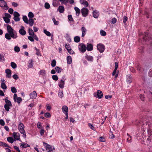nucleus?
<instances>
[{
  "instance_id": "nucleus-1",
  "label": "nucleus",
  "mask_w": 152,
  "mask_h": 152,
  "mask_svg": "<svg viewBox=\"0 0 152 152\" xmlns=\"http://www.w3.org/2000/svg\"><path fill=\"white\" fill-rule=\"evenodd\" d=\"M7 28L8 33L5 34V38L8 40H10L11 37L14 39H16L18 37L16 31L9 25L7 26Z\"/></svg>"
},
{
  "instance_id": "nucleus-2",
  "label": "nucleus",
  "mask_w": 152,
  "mask_h": 152,
  "mask_svg": "<svg viewBox=\"0 0 152 152\" xmlns=\"http://www.w3.org/2000/svg\"><path fill=\"white\" fill-rule=\"evenodd\" d=\"M18 129L20 133L23 135V137L26 138V136L24 130V126L22 123H20L18 126Z\"/></svg>"
},
{
  "instance_id": "nucleus-3",
  "label": "nucleus",
  "mask_w": 152,
  "mask_h": 152,
  "mask_svg": "<svg viewBox=\"0 0 152 152\" xmlns=\"http://www.w3.org/2000/svg\"><path fill=\"white\" fill-rule=\"evenodd\" d=\"M78 49L80 52L84 53L86 50V47L83 43H80L78 45Z\"/></svg>"
},
{
  "instance_id": "nucleus-4",
  "label": "nucleus",
  "mask_w": 152,
  "mask_h": 152,
  "mask_svg": "<svg viewBox=\"0 0 152 152\" xmlns=\"http://www.w3.org/2000/svg\"><path fill=\"white\" fill-rule=\"evenodd\" d=\"M43 145L48 152H50L53 150V148L52 146L50 145L43 142Z\"/></svg>"
},
{
  "instance_id": "nucleus-5",
  "label": "nucleus",
  "mask_w": 152,
  "mask_h": 152,
  "mask_svg": "<svg viewBox=\"0 0 152 152\" xmlns=\"http://www.w3.org/2000/svg\"><path fill=\"white\" fill-rule=\"evenodd\" d=\"M97 49L100 53L103 52L105 49V46L103 44L99 43L97 45Z\"/></svg>"
},
{
  "instance_id": "nucleus-6",
  "label": "nucleus",
  "mask_w": 152,
  "mask_h": 152,
  "mask_svg": "<svg viewBox=\"0 0 152 152\" xmlns=\"http://www.w3.org/2000/svg\"><path fill=\"white\" fill-rule=\"evenodd\" d=\"M115 68L112 73V75L113 76L115 75V78H116L118 75V72H116V70L117 69L118 66V64L117 62H115Z\"/></svg>"
},
{
  "instance_id": "nucleus-7",
  "label": "nucleus",
  "mask_w": 152,
  "mask_h": 152,
  "mask_svg": "<svg viewBox=\"0 0 152 152\" xmlns=\"http://www.w3.org/2000/svg\"><path fill=\"white\" fill-rule=\"evenodd\" d=\"M0 6L5 10H7L8 8L6 2L4 0H0Z\"/></svg>"
},
{
  "instance_id": "nucleus-8",
  "label": "nucleus",
  "mask_w": 152,
  "mask_h": 152,
  "mask_svg": "<svg viewBox=\"0 0 152 152\" xmlns=\"http://www.w3.org/2000/svg\"><path fill=\"white\" fill-rule=\"evenodd\" d=\"M81 12L83 16L86 17L88 15V10L86 8L83 7L81 9Z\"/></svg>"
},
{
  "instance_id": "nucleus-9",
  "label": "nucleus",
  "mask_w": 152,
  "mask_h": 152,
  "mask_svg": "<svg viewBox=\"0 0 152 152\" xmlns=\"http://www.w3.org/2000/svg\"><path fill=\"white\" fill-rule=\"evenodd\" d=\"M13 136L14 139L15 141L16 140H20V134L18 132H14L13 133Z\"/></svg>"
},
{
  "instance_id": "nucleus-10",
  "label": "nucleus",
  "mask_w": 152,
  "mask_h": 152,
  "mask_svg": "<svg viewBox=\"0 0 152 152\" xmlns=\"http://www.w3.org/2000/svg\"><path fill=\"white\" fill-rule=\"evenodd\" d=\"M14 19L15 21H18L20 20V18L19 17L20 16L19 14L17 12H14Z\"/></svg>"
},
{
  "instance_id": "nucleus-11",
  "label": "nucleus",
  "mask_w": 152,
  "mask_h": 152,
  "mask_svg": "<svg viewBox=\"0 0 152 152\" xmlns=\"http://www.w3.org/2000/svg\"><path fill=\"white\" fill-rule=\"evenodd\" d=\"M94 95L96 98H98L99 99H101L102 98L103 96V93L101 91L98 90L97 92V95H95L94 94Z\"/></svg>"
},
{
  "instance_id": "nucleus-12",
  "label": "nucleus",
  "mask_w": 152,
  "mask_h": 152,
  "mask_svg": "<svg viewBox=\"0 0 152 152\" xmlns=\"http://www.w3.org/2000/svg\"><path fill=\"white\" fill-rule=\"evenodd\" d=\"M1 88L4 90H5L7 89V87L6 85L5 84V80H1Z\"/></svg>"
},
{
  "instance_id": "nucleus-13",
  "label": "nucleus",
  "mask_w": 152,
  "mask_h": 152,
  "mask_svg": "<svg viewBox=\"0 0 152 152\" xmlns=\"http://www.w3.org/2000/svg\"><path fill=\"white\" fill-rule=\"evenodd\" d=\"M21 28L19 31V33L22 35H24L26 34V32L24 30L25 28L23 26H21Z\"/></svg>"
},
{
  "instance_id": "nucleus-14",
  "label": "nucleus",
  "mask_w": 152,
  "mask_h": 152,
  "mask_svg": "<svg viewBox=\"0 0 152 152\" xmlns=\"http://www.w3.org/2000/svg\"><path fill=\"white\" fill-rule=\"evenodd\" d=\"M5 72L7 74L6 77L10 78L11 77V70L9 69H6L5 70Z\"/></svg>"
},
{
  "instance_id": "nucleus-15",
  "label": "nucleus",
  "mask_w": 152,
  "mask_h": 152,
  "mask_svg": "<svg viewBox=\"0 0 152 152\" xmlns=\"http://www.w3.org/2000/svg\"><path fill=\"white\" fill-rule=\"evenodd\" d=\"M30 96L31 99H34L36 98L37 96V94L35 91H33L30 94Z\"/></svg>"
},
{
  "instance_id": "nucleus-16",
  "label": "nucleus",
  "mask_w": 152,
  "mask_h": 152,
  "mask_svg": "<svg viewBox=\"0 0 152 152\" xmlns=\"http://www.w3.org/2000/svg\"><path fill=\"white\" fill-rule=\"evenodd\" d=\"M86 49L88 51H91L93 50V46L90 43H87V45Z\"/></svg>"
},
{
  "instance_id": "nucleus-17",
  "label": "nucleus",
  "mask_w": 152,
  "mask_h": 152,
  "mask_svg": "<svg viewBox=\"0 0 152 152\" xmlns=\"http://www.w3.org/2000/svg\"><path fill=\"white\" fill-rule=\"evenodd\" d=\"M63 112L65 114L67 113L68 112V107L65 105L63 106L62 108Z\"/></svg>"
},
{
  "instance_id": "nucleus-18",
  "label": "nucleus",
  "mask_w": 152,
  "mask_h": 152,
  "mask_svg": "<svg viewBox=\"0 0 152 152\" xmlns=\"http://www.w3.org/2000/svg\"><path fill=\"white\" fill-rule=\"evenodd\" d=\"M85 57V58L88 61H92L93 60V58L92 56H91L86 54Z\"/></svg>"
},
{
  "instance_id": "nucleus-19",
  "label": "nucleus",
  "mask_w": 152,
  "mask_h": 152,
  "mask_svg": "<svg viewBox=\"0 0 152 152\" xmlns=\"http://www.w3.org/2000/svg\"><path fill=\"white\" fill-rule=\"evenodd\" d=\"M80 2L81 4H83L85 7H87L88 6V4L87 1H84V0H80Z\"/></svg>"
},
{
  "instance_id": "nucleus-20",
  "label": "nucleus",
  "mask_w": 152,
  "mask_h": 152,
  "mask_svg": "<svg viewBox=\"0 0 152 152\" xmlns=\"http://www.w3.org/2000/svg\"><path fill=\"white\" fill-rule=\"evenodd\" d=\"M81 30L82 31V37H84L86 35L87 31V30L86 28L83 26L81 28Z\"/></svg>"
},
{
  "instance_id": "nucleus-21",
  "label": "nucleus",
  "mask_w": 152,
  "mask_h": 152,
  "mask_svg": "<svg viewBox=\"0 0 152 152\" xmlns=\"http://www.w3.org/2000/svg\"><path fill=\"white\" fill-rule=\"evenodd\" d=\"M34 23V21L33 19L32 18H29L27 24H28L30 26H32L33 25Z\"/></svg>"
},
{
  "instance_id": "nucleus-22",
  "label": "nucleus",
  "mask_w": 152,
  "mask_h": 152,
  "mask_svg": "<svg viewBox=\"0 0 152 152\" xmlns=\"http://www.w3.org/2000/svg\"><path fill=\"white\" fill-rule=\"evenodd\" d=\"M64 81L63 80H61L59 82L58 86L61 88H63L64 86Z\"/></svg>"
},
{
  "instance_id": "nucleus-23",
  "label": "nucleus",
  "mask_w": 152,
  "mask_h": 152,
  "mask_svg": "<svg viewBox=\"0 0 152 152\" xmlns=\"http://www.w3.org/2000/svg\"><path fill=\"white\" fill-rule=\"evenodd\" d=\"M93 16L95 18H97L98 17L99 14V12L96 10H94L93 12Z\"/></svg>"
},
{
  "instance_id": "nucleus-24",
  "label": "nucleus",
  "mask_w": 152,
  "mask_h": 152,
  "mask_svg": "<svg viewBox=\"0 0 152 152\" xmlns=\"http://www.w3.org/2000/svg\"><path fill=\"white\" fill-rule=\"evenodd\" d=\"M58 10L60 13H63L64 10V7L61 6H59L58 8Z\"/></svg>"
},
{
  "instance_id": "nucleus-25",
  "label": "nucleus",
  "mask_w": 152,
  "mask_h": 152,
  "mask_svg": "<svg viewBox=\"0 0 152 152\" xmlns=\"http://www.w3.org/2000/svg\"><path fill=\"white\" fill-rule=\"evenodd\" d=\"M4 100L6 103V104H5V105H7L8 106H12V104L10 101L7 99V98H6Z\"/></svg>"
},
{
  "instance_id": "nucleus-26",
  "label": "nucleus",
  "mask_w": 152,
  "mask_h": 152,
  "mask_svg": "<svg viewBox=\"0 0 152 152\" xmlns=\"http://www.w3.org/2000/svg\"><path fill=\"white\" fill-rule=\"evenodd\" d=\"M74 9L76 11V15L78 16L80 12V10L77 7H75Z\"/></svg>"
},
{
  "instance_id": "nucleus-27",
  "label": "nucleus",
  "mask_w": 152,
  "mask_h": 152,
  "mask_svg": "<svg viewBox=\"0 0 152 152\" xmlns=\"http://www.w3.org/2000/svg\"><path fill=\"white\" fill-rule=\"evenodd\" d=\"M67 61L68 64H71L72 61L71 57L70 56H68L67 58Z\"/></svg>"
},
{
  "instance_id": "nucleus-28",
  "label": "nucleus",
  "mask_w": 152,
  "mask_h": 152,
  "mask_svg": "<svg viewBox=\"0 0 152 152\" xmlns=\"http://www.w3.org/2000/svg\"><path fill=\"white\" fill-rule=\"evenodd\" d=\"M7 140L10 142L11 143H12L13 142L14 140L13 139V138L11 137H8L7 138Z\"/></svg>"
},
{
  "instance_id": "nucleus-29",
  "label": "nucleus",
  "mask_w": 152,
  "mask_h": 152,
  "mask_svg": "<svg viewBox=\"0 0 152 152\" xmlns=\"http://www.w3.org/2000/svg\"><path fill=\"white\" fill-rule=\"evenodd\" d=\"M29 146H30L29 145L25 143L24 142L22 143L20 146L22 148H27L28 147H29Z\"/></svg>"
},
{
  "instance_id": "nucleus-30",
  "label": "nucleus",
  "mask_w": 152,
  "mask_h": 152,
  "mask_svg": "<svg viewBox=\"0 0 152 152\" xmlns=\"http://www.w3.org/2000/svg\"><path fill=\"white\" fill-rule=\"evenodd\" d=\"M58 96L61 98H62L63 97L64 95L62 91L61 90H59V91Z\"/></svg>"
},
{
  "instance_id": "nucleus-31",
  "label": "nucleus",
  "mask_w": 152,
  "mask_h": 152,
  "mask_svg": "<svg viewBox=\"0 0 152 152\" xmlns=\"http://www.w3.org/2000/svg\"><path fill=\"white\" fill-rule=\"evenodd\" d=\"M74 40L75 42H78L80 40V38L78 36H76L74 37Z\"/></svg>"
},
{
  "instance_id": "nucleus-32",
  "label": "nucleus",
  "mask_w": 152,
  "mask_h": 152,
  "mask_svg": "<svg viewBox=\"0 0 152 152\" xmlns=\"http://www.w3.org/2000/svg\"><path fill=\"white\" fill-rule=\"evenodd\" d=\"M34 15L33 13L31 12H29L28 14V17L30 18H32L34 17Z\"/></svg>"
},
{
  "instance_id": "nucleus-33",
  "label": "nucleus",
  "mask_w": 152,
  "mask_h": 152,
  "mask_svg": "<svg viewBox=\"0 0 152 152\" xmlns=\"http://www.w3.org/2000/svg\"><path fill=\"white\" fill-rule=\"evenodd\" d=\"M52 20L54 23V24L55 25H58L59 24V22L58 21H57L54 18H52Z\"/></svg>"
},
{
  "instance_id": "nucleus-34",
  "label": "nucleus",
  "mask_w": 152,
  "mask_h": 152,
  "mask_svg": "<svg viewBox=\"0 0 152 152\" xmlns=\"http://www.w3.org/2000/svg\"><path fill=\"white\" fill-rule=\"evenodd\" d=\"M28 33L30 35L32 36L34 34V33L33 30L31 28H29Z\"/></svg>"
},
{
  "instance_id": "nucleus-35",
  "label": "nucleus",
  "mask_w": 152,
  "mask_h": 152,
  "mask_svg": "<svg viewBox=\"0 0 152 152\" xmlns=\"http://www.w3.org/2000/svg\"><path fill=\"white\" fill-rule=\"evenodd\" d=\"M11 106H8L7 105H4V107L6 110L8 112L9 110V109L10 108V107H11Z\"/></svg>"
},
{
  "instance_id": "nucleus-36",
  "label": "nucleus",
  "mask_w": 152,
  "mask_h": 152,
  "mask_svg": "<svg viewBox=\"0 0 152 152\" xmlns=\"http://www.w3.org/2000/svg\"><path fill=\"white\" fill-rule=\"evenodd\" d=\"M39 74L44 76L45 74V71L44 70H41L39 72Z\"/></svg>"
},
{
  "instance_id": "nucleus-37",
  "label": "nucleus",
  "mask_w": 152,
  "mask_h": 152,
  "mask_svg": "<svg viewBox=\"0 0 152 152\" xmlns=\"http://www.w3.org/2000/svg\"><path fill=\"white\" fill-rule=\"evenodd\" d=\"M44 32L47 36L50 37L51 36V34L49 32L47 31L46 30H44Z\"/></svg>"
},
{
  "instance_id": "nucleus-38",
  "label": "nucleus",
  "mask_w": 152,
  "mask_h": 152,
  "mask_svg": "<svg viewBox=\"0 0 152 152\" xmlns=\"http://www.w3.org/2000/svg\"><path fill=\"white\" fill-rule=\"evenodd\" d=\"M11 66L14 69L15 68L17 67L16 64L14 62H12L11 63Z\"/></svg>"
},
{
  "instance_id": "nucleus-39",
  "label": "nucleus",
  "mask_w": 152,
  "mask_h": 152,
  "mask_svg": "<svg viewBox=\"0 0 152 152\" xmlns=\"http://www.w3.org/2000/svg\"><path fill=\"white\" fill-rule=\"evenodd\" d=\"M11 91L13 93H15L17 91L16 88L14 87H11Z\"/></svg>"
},
{
  "instance_id": "nucleus-40",
  "label": "nucleus",
  "mask_w": 152,
  "mask_h": 152,
  "mask_svg": "<svg viewBox=\"0 0 152 152\" xmlns=\"http://www.w3.org/2000/svg\"><path fill=\"white\" fill-rule=\"evenodd\" d=\"M23 19L24 22L26 23H27L28 21V19L27 17L26 16H24L23 17Z\"/></svg>"
},
{
  "instance_id": "nucleus-41",
  "label": "nucleus",
  "mask_w": 152,
  "mask_h": 152,
  "mask_svg": "<svg viewBox=\"0 0 152 152\" xmlns=\"http://www.w3.org/2000/svg\"><path fill=\"white\" fill-rule=\"evenodd\" d=\"M3 19L6 23H9L10 22V20L9 18L7 17H4Z\"/></svg>"
},
{
  "instance_id": "nucleus-42",
  "label": "nucleus",
  "mask_w": 152,
  "mask_h": 152,
  "mask_svg": "<svg viewBox=\"0 0 152 152\" xmlns=\"http://www.w3.org/2000/svg\"><path fill=\"white\" fill-rule=\"evenodd\" d=\"M100 33L101 35L102 36H105L106 35V32L102 30L100 31Z\"/></svg>"
},
{
  "instance_id": "nucleus-43",
  "label": "nucleus",
  "mask_w": 152,
  "mask_h": 152,
  "mask_svg": "<svg viewBox=\"0 0 152 152\" xmlns=\"http://www.w3.org/2000/svg\"><path fill=\"white\" fill-rule=\"evenodd\" d=\"M127 135L129 137L127 138V141L129 142H132V138L131 137L129 136V135L128 134V133L127 134Z\"/></svg>"
},
{
  "instance_id": "nucleus-44",
  "label": "nucleus",
  "mask_w": 152,
  "mask_h": 152,
  "mask_svg": "<svg viewBox=\"0 0 152 152\" xmlns=\"http://www.w3.org/2000/svg\"><path fill=\"white\" fill-rule=\"evenodd\" d=\"M56 71L58 73L60 72L61 71V69L58 66H56L55 68Z\"/></svg>"
},
{
  "instance_id": "nucleus-45",
  "label": "nucleus",
  "mask_w": 152,
  "mask_h": 152,
  "mask_svg": "<svg viewBox=\"0 0 152 152\" xmlns=\"http://www.w3.org/2000/svg\"><path fill=\"white\" fill-rule=\"evenodd\" d=\"M4 60L5 58L4 56L0 54V61H4Z\"/></svg>"
},
{
  "instance_id": "nucleus-46",
  "label": "nucleus",
  "mask_w": 152,
  "mask_h": 152,
  "mask_svg": "<svg viewBox=\"0 0 152 152\" xmlns=\"http://www.w3.org/2000/svg\"><path fill=\"white\" fill-rule=\"evenodd\" d=\"M35 49L36 51V54L37 56H41V54L39 52V50L36 48H35Z\"/></svg>"
},
{
  "instance_id": "nucleus-47",
  "label": "nucleus",
  "mask_w": 152,
  "mask_h": 152,
  "mask_svg": "<svg viewBox=\"0 0 152 152\" xmlns=\"http://www.w3.org/2000/svg\"><path fill=\"white\" fill-rule=\"evenodd\" d=\"M15 51L17 52H18L20 51V49L19 47L15 46L14 48Z\"/></svg>"
},
{
  "instance_id": "nucleus-48",
  "label": "nucleus",
  "mask_w": 152,
  "mask_h": 152,
  "mask_svg": "<svg viewBox=\"0 0 152 152\" xmlns=\"http://www.w3.org/2000/svg\"><path fill=\"white\" fill-rule=\"evenodd\" d=\"M56 61L55 59L53 60L51 63V66L53 67L55 66L56 65Z\"/></svg>"
},
{
  "instance_id": "nucleus-49",
  "label": "nucleus",
  "mask_w": 152,
  "mask_h": 152,
  "mask_svg": "<svg viewBox=\"0 0 152 152\" xmlns=\"http://www.w3.org/2000/svg\"><path fill=\"white\" fill-rule=\"evenodd\" d=\"M45 7L46 9H49L50 7V5L48 3L46 2L45 3Z\"/></svg>"
},
{
  "instance_id": "nucleus-50",
  "label": "nucleus",
  "mask_w": 152,
  "mask_h": 152,
  "mask_svg": "<svg viewBox=\"0 0 152 152\" xmlns=\"http://www.w3.org/2000/svg\"><path fill=\"white\" fill-rule=\"evenodd\" d=\"M88 126L91 129L94 130H95L94 127L91 124L89 123L88 124Z\"/></svg>"
},
{
  "instance_id": "nucleus-51",
  "label": "nucleus",
  "mask_w": 152,
  "mask_h": 152,
  "mask_svg": "<svg viewBox=\"0 0 152 152\" xmlns=\"http://www.w3.org/2000/svg\"><path fill=\"white\" fill-rule=\"evenodd\" d=\"M52 78L53 80H58V77L56 75H53L52 76Z\"/></svg>"
},
{
  "instance_id": "nucleus-52",
  "label": "nucleus",
  "mask_w": 152,
  "mask_h": 152,
  "mask_svg": "<svg viewBox=\"0 0 152 152\" xmlns=\"http://www.w3.org/2000/svg\"><path fill=\"white\" fill-rule=\"evenodd\" d=\"M68 18L69 20L70 21H73V20L72 15H69L68 16Z\"/></svg>"
},
{
  "instance_id": "nucleus-53",
  "label": "nucleus",
  "mask_w": 152,
  "mask_h": 152,
  "mask_svg": "<svg viewBox=\"0 0 152 152\" xmlns=\"http://www.w3.org/2000/svg\"><path fill=\"white\" fill-rule=\"evenodd\" d=\"M65 48L67 49V50H69V49H70L71 47L70 46L69 44H66L65 45Z\"/></svg>"
},
{
  "instance_id": "nucleus-54",
  "label": "nucleus",
  "mask_w": 152,
  "mask_h": 152,
  "mask_svg": "<svg viewBox=\"0 0 152 152\" xmlns=\"http://www.w3.org/2000/svg\"><path fill=\"white\" fill-rule=\"evenodd\" d=\"M28 39L31 42H33L34 41V39L33 37L32 36H29L28 37Z\"/></svg>"
},
{
  "instance_id": "nucleus-55",
  "label": "nucleus",
  "mask_w": 152,
  "mask_h": 152,
  "mask_svg": "<svg viewBox=\"0 0 152 152\" xmlns=\"http://www.w3.org/2000/svg\"><path fill=\"white\" fill-rule=\"evenodd\" d=\"M22 101V99L21 97H18L16 100V102H17L18 103H20Z\"/></svg>"
},
{
  "instance_id": "nucleus-56",
  "label": "nucleus",
  "mask_w": 152,
  "mask_h": 152,
  "mask_svg": "<svg viewBox=\"0 0 152 152\" xmlns=\"http://www.w3.org/2000/svg\"><path fill=\"white\" fill-rule=\"evenodd\" d=\"M18 98V97L17 95L16 94H15L14 95L13 98L15 102H16V100Z\"/></svg>"
},
{
  "instance_id": "nucleus-57",
  "label": "nucleus",
  "mask_w": 152,
  "mask_h": 152,
  "mask_svg": "<svg viewBox=\"0 0 152 152\" xmlns=\"http://www.w3.org/2000/svg\"><path fill=\"white\" fill-rule=\"evenodd\" d=\"M0 124L2 126H4L5 125V123L3 120L2 119L0 120Z\"/></svg>"
},
{
  "instance_id": "nucleus-58",
  "label": "nucleus",
  "mask_w": 152,
  "mask_h": 152,
  "mask_svg": "<svg viewBox=\"0 0 152 152\" xmlns=\"http://www.w3.org/2000/svg\"><path fill=\"white\" fill-rule=\"evenodd\" d=\"M139 98L142 101H144L145 99V97L142 94H140L139 96Z\"/></svg>"
},
{
  "instance_id": "nucleus-59",
  "label": "nucleus",
  "mask_w": 152,
  "mask_h": 152,
  "mask_svg": "<svg viewBox=\"0 0 152 152\" xmlns=\"http://www.w3.org/2000/svg\"><path fill=\"white\" fill-rule=\"evenodd\" d=\"M44 116L45 117H50L51 116L50 114L49 113H46L45 114Z\"/></svg>"
},
{
  "instance_id": "nucleus-60",
  "label": "nucleus",
  "mask_w": 152,
  "mask_h": 152,
  "mask_svg": "<svg viewBox=\"0 0 152 152\" xmlns=\"http://www.w3.org/2000/svg\"><path fill=\"white\" fill-rule=\"evenodd\" d=\"M67 50L70 54H73L74 53V52L72 50L71 48Z\"/></svg>"
},
{
  "instance_id": "nucleus-61",
  "label": "nucleus",
  "mask_w": 152,
  "mask_h": 152,
  "mask_svg": "<svg viewBox=\"0 0 152 152\" xmlns=\"http://www.w3.org/2000/svg\"><path fill=\"white\" fill-rule=\"evenodd\" d=\"M59 1L63 3L66 4L68 2L69 0H59Z\"/></svg>"
},
{
  "instance_id": "nucleus-62",
  "label": "nucleus",
  "mask_w": 152,
  "mask_h": 152,
  "mask_svg": "<svg viewBox=\"0 0 152 152\" xmlns=\"http://www.w3.org/2000/svg\"><path fill=\"white\" fill-rule=\"evenodd\" d=\"M116 22V19L115 18H113L112 19V21H111V22L113 24H114V23H115Z\"/></svg>"
},
{
  "instance_id": "nucleus-63",
  "label": "nucleus",
  "mask_w": 152,
  "mask_h": 152,
  "mask_svg": "<svg viewBox=\"0 0 152 152\" xmlns=\"http://www.w3.org/2000/svg\"><path fill=\"white\" fill-rule=\"evenodd\" d=\"M14 148L15 150L16 151H18V152H20V151L19 148L16 146H14Z\"/></svg>"
},
{
  "instance_id": "nucleus-64",
  "label": "nucleus",
  "mask_w": 152,
  "mask_h": 152,
  "mask_svg": "<svg viewBox=\"0 0 152 152\" xmlns=\"http://www.w3.org/2000/svg\"><path fill=\"white\" fill-rule=\"evenodd\" d=\"M12 77L14 79H15V80H17L18 78V75L16 74L14 75Z\"/></svg>"
}]
</instances>
